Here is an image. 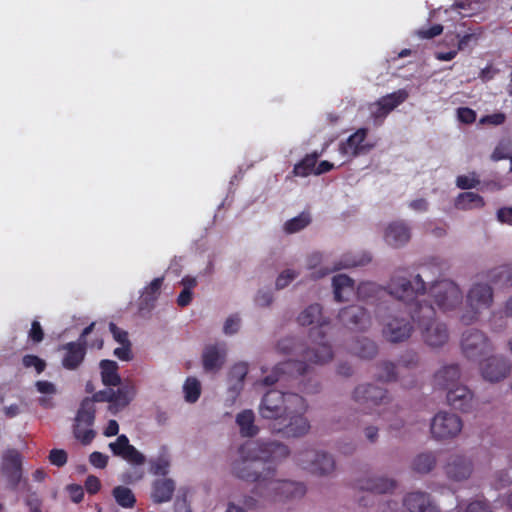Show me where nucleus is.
Returning <instances> with one entry per match:
<instances>
[{"label": "nucleus", "mask_w": 512, "mask_h": 512, "mask_svg": "<svg viewBox=\"0 0 512 512\" xmlns=\"http://www.w3.org/2000/svg\"><path fill=\"white\" fill-rule=\"evenodd\" d=\"M306 410L307 403L301 395L275 389L265 393L259 406L261 417L272 420L270 430L287 438L308 433L310 424L304 416Z\"/></svg>", "instance_id": "1"}, {"label": "nucleus", "mask_w": 512, "mask_h": 512, "mask_svg": "<svg viewBox=\"0 0 512 512\" xmlns=\"http://www.w3.org/2000/svg\"><path fill=\"white\" fill-rule=\"evenodd\" d=\"M447 269L446 261L433 259L429 264L422 267V274L415 275L413 281L403 276L394 275L386 288L373 282H363L357 287L356 294L360 300L366 302H372L383 294H389L399 300L406 308L409 302L426 294L427 282L424 278L429 280L430 274L440 276Z\"/></svg>", "instance_id": "2"}, {"label": "nucleus", "mask_w": 512, "mask_h": 512, "mask_svg": "<svg viewBox=\"0 0 512 512\" xmlns=\"http://www.w3.org/2000/svg\"><path fill=\"white\" fill-rule=\"evenodd\" d=\"M240 459L232 464V474L243 481L255 483L253 492L260 494L265 482L271 478L273 467L268 466L262 472L253 466L255 461L275 462L286 458L289 449L276 441H249L239 448Z\"/></svg>", "instance_id": "3"}, {"label": "nucleus", "mask_w": 512, "mask_h": 512, "mask_svg": "<svg viewBox=\"0 0 512 512\" xmlns=\"http://www.w3.org/2000/svg\"><path fill=\"white\" fill-rule=\"evenodd\" d=\"M297 322L301 326H312L309 338L314 345L307 348L302 357L314 364H324L330 361L333 358V351L325 340L330 320L323 316L321 305L317 303L309 305L298 315Z\"/></svg>", "instance_id": "4"}, {"label": "nucleus", "mask_w": 512, "mask_h": 512, "mask_svg": "<svg viewBox=\"0 0 512 512\" xmlns=\"http://www.w3.org/2000/svg\"><path fill=\"white\" fill-rule=\"evenodd\" d=\"M353 400L369 410L366 413L377 412L388 422L389 429L399 430L404 426L402 418L398 416L399 409L389 398L387 390L372 384L359 385L353 392Z\"/></svg>", "instance_id": "5"}, {"label": "nucleus", "mask_w": 512, "mask_h": 512, "mask_svg": "<svg viewBox=\"0 0 512 512\" xmlns=\"http://www.w3.org/2000/svg\"><path fill=\"white\" fill-rule=\"evenodd\" d=\"M405 312L421 329L422 338L428 346L438 348L447 343L448 329L445 324L435 320L436 311L431 303L417 297L407 304Z\"/></svg>", "instance_id": "6"}, {"label": "nucleus", "mask_w": 512, "mask_h": 512, "mask_svg": "<svg viewBox=\"0 0 512 512\" xmlns=\"http://www.w3.org/2000/svg\"><path fill=\"white\" fill-rule=\"evenodd\" d=\"M271 472V478L265 482L260 497L271 502H286L301 499L305 495L304 483L277 479L274 467Z\"/></svg>", "instance_id": "7"}, {"label": "nucleus", "mask_w": 512, "mask_h": 512, "mask_svg": "<svg viewBox=\"0 0 512 512\" xmlns=\"http://www.w3.org/2000/svg\"><path fill=\"white\" fill-rule=\"evenodd\" d=\"M428 297L439 310L446 312L456 309L462 304L463 293L459 286L448 279L431 281Z\"/></svg>", "instance_id": "8"}, {"label": "nucleus", "mask_w": 512, "mask_h": 512, "mask_svg": "<svg viewBox=\"0 0 512 512\" xmlns=\"http://www.w3.org/2000/svg\"><path fill=\"white\" fill-rule=\"evenodd\" d=\"M96 406L92 404L91 399H83L75 416L73 425L74 437L83 445H89L96 436V432L91 428L95 422Z\"/></svg>", "instance_id": "9"}, {"label": "nucleus", "mask_w": 512, "mask_h": 512, "mask_svg": "<svg viewBox=\"0 0 512 512\" xmlns=\"http://www.w3.org/2000/svg\"><path fill=\"white\" fill-rule=\"evenodd\" d=\"M297 462L303 469L316 475H329L335 469V461L325 452L306 450L297 455Z\"/></svg>", "instance_id": "10"}, {"label": "nucleus", "mask_w": 512, "mask_h": 512, "mask_svg": "<svg viewBox=\"0 0 512 512\" xmlns=\"http://www.w3.org/2000/svg\"><path fill=\"white\" fill-rule=\"evenodd\" d=\"M307 361L308 360H305L304 358L303 360L289 359L277 364L272 373L263 378L262 384L264 386H272L276 382L284 379L286 375L292 379L304 377L310 373V366L307 364Z\"/></svg>", "instance_id": "11"}, {"label": "nucleus", "mask_w": 512, "mask_h": 512, "mask_svg": "<svg viewBox=\"0 0 512 512\" xmlns=\"http://www.w3.org/2000/svg\"><path fill=\"white\" fill-rule=\"evenodd\" d=\"M461 418L453 413L439 412L431 422V433L435 439L445 440L456 437L462 430Z\"/></svg>", "instance_id": "12"}, {"label": "nucleus", "mask_w": 512, "mask_h": 512, "mask_svg": "<svg viewBox=\"0 0 512 512\" xmlns=\"http://www.w3.org/2000/svg\"><path fill=\"white\" fill-rule=\"evenodd\" d=\"M461 348L465 357L471 360H477L492 350L485 334L476 329H469L463 333Z\"/></svg>", "instance_id": "13"}, {"label": "nucleus", "mask_w": 512, "mask_h": 512, "mask_svg": "<svg viewBox=\"0 0 512 512\" xmlns=\"http://www.w3.org/2000/svg\"><path fill=\"white\" fill-rule=\"evenodd\" d=\"M408 97L409 94L405 89H399L381 97L375 103L371 104L369 109L374 123L377 125L382 124L387 115L405 102Z\"/></svg>", "instance_id": "14"}, {"label": "nucleus", "mask_w": 512, "mask_h": 512, "mask_svg": "<svg viewBox=\"0 0 512 512\" xmlns=\"http://www.w3.org/2000/svg\"><path fill=\"white\" fill-rule=\"evenodd\" d=\"M493 301V291L488 284L476 283L468 292L467 303L472 309L470 316L463 315L462 321L466 324L474 321L480 309L488 308Z\"/></svg>", "instance_id": "15"}, {"label": "nucleus", "mask_w": 512, "mask_h": 512, "mask_svg": "<svg viewBox=\"0 0 512 512\" xmlns=\"http://www.w3.org/2000/svg\"><path fill=\"white\" fill-rule=\"evenodd\" d=\"M480 371L486 381L496 383L502 381L509 375L511 364L503 356H491L481 363Z\"/></svg>", "instance_id": "16"}, {"label": "nucleus", "mask_w": 512, "mask_h": 512, "mask_svg": "<svg viewBox=\"0 0 512 512\" xmlns=\"http://www.w3.org/2000/svg\"><path fill=\"white\" fill-rule=\"evenodd\" d=\"M340 322L349 329L364 331L371 325V317L365 308L357 305L344 307L338 314Z\"/></svg>", "instance_id": "17"}, {"label": "nucleus", "mask_w": 512, "mask_h": 512, "mask_svg": "<svg viewBox=\"0 0 512 512\" xmlns=\"http://www.w3.org/2000/svg\"><path fill=\"white\" fill-rule=\"evenodd\" d=\"M1 472L15 489L22 478V456L17 450H8L2 456Z\"/></svg>", "instance_id": "18"}, {"label": "nucleus", "mask_w": 512, "mask_h": 512, "mask_svg": "<svg viewBox=\"0 0 512 512\" xmlns=\"http://www.w3.org/2000/svg\"><path fill=\"white\" fill-rule=\"evenodd\" d=\"M109 449L114 456L121 457L125 461L141 466L146 462V457L130 444L125 434L119 435L116 441L109 443Z\"/></svg>", "instance_id": "19"}, {"label": "nucleus", "mask_w": 512, "mask_h": 512, "mask_svg": "<svg viewBox=\"0 0 512 512\" xmlns=\"http://www.w3.org/2000/svg\"><path fill=\"white\" fill-rule=\"evenodd\" d=\"M446 476L453 481H463L470 477L473 471L472 461L463 455H452L444 467Z\"/></svg>", "instance_id": "20"}, {"label": "nucleus", "mask_w": 512, "mask_h": 512, "mask_svg": "<svg viewBox=\"0 0 512 512\" xmlns=\"http://www.w3.org/2000/svg\"><path fill=\"white\" fill-rule=\"evenodd\" d=\"M447 402L452 408L464 413L472 411L475 406L473 393L463 385L447 389Z\"/></svg>", "instance_id": "21"}, {"label": "nucleus", "mask_w": 512, "mask_h": 512, "mask_svg": "<svg viewBox=\"0 0 512 512\" xmlns=\"http://www.w3.org/2000/svg\"><path fill=\"white\" fill-rule=\"evenodd\" d=\"M413 327L405 318L391 317L383 329L384 337L392 343H399L407 340L412 333Z\"/></svg>", "instance_id": "22"}, {"label": "nucleus", "mask_w": 512, "mask_h": 512, "mask_svg": "<svg viewBox=\"0 0 512 512\" xmlns=\"http://www.w3.org/2000/svg\"><path fill=\"white\" fill-rule=\"evenodd\" d=\"M367 133L368 129L366 128L358 129L345 142L340 144V152L353 157L369 152L373 145L365 142Z\"/></svg>", "instance_id": "23"}, {"label": "nucleus", "mask_w": 512, "mask_h": 512, "mask_svg": "<svg viewBox=\"0 0 512 512\" xmlns=\"http://www.w3.org/2000/svg\"><path fill=\"white\" fill-rule=\"evenodd\" d=\"M65 354L62 359V366L67 370L77 369L84 361L87 343L75 341L69 342L62 346Z\"/></svg>", "instance_id": "24"}, {"label": "nucleus", "mask_w": 512, "mask_h": 512, "mask_svg": "<svg viewBox=\"0 0 512 512\" xmlns=\"http://www.w3.org/2000/svg\"><path fill=\"white\" fill-rule=\"evenodd\" d=\"M384 238L388 245L401 247L411 238L410 228L404 221H394L386 228Z\"/></svg>", "instance_id": "25"}, {"label": "nucleus", "mask_w": 512, "mask_h": 512, "mask_svg": "<svg viewBox=\"0 0 512 512\" xmlns=\"http://www.w3.org/2000/svg\"><path fill=\"white\" fill-rule=\"evenodd\" d=\"M403 505L408 512H437L430 495L425 492H411L403 499Z\"/></svg>", "instance_id": "26"}, {"label": "nucleus", "mask_w": 512, "mask_h": 512, "mask_svg": "<svg viewBox=\"0 0 512 512\" xmlns=\"http://www.w3.org/2000/svg\"><path fill=\"white\" fill-rule=\"evenodd\" d=\"M226 355L224 344H213L205 347L202 354L203 367L206 371L221 368Z\"/></svg>", "instance_id": "27"}, {"label": "nucleus", "mask_w": 512, "mask_h": 512, "mask_svg": "<svg viewBox=\"0 0 512 512\" xmlns=\"http://www.w3.org/2000/svg\"><path fill=\"white\" fill-rule=\"evenodd\" d=\"M358 486L361 490L370 493L384 494L394 490L396 482L393 479L385 477H369L360 480Z\"/></svg>", "instance_id": "28"}, {"label": "nucleus", "mask_w": 512, "mask_h": 512, "mask_svg": "<svg viewBox=\"0 0 512 512\" xmlns=\"http://www.w3.org/2000/svg\"><path fill=\"white\" fill-rule=\"evenodd\" d=\"M135 391L130 385H119L117 390L113 389V396L110 400L108 410L115 414L124 409L133 400Z\"/></svg>", "instance_id": "29"}, {"label": "nucleus", "mask_w": 512, "mask_h": 512, "mask_svg": "<svg viewBox=\"0 0 512 512\" xmlns=\"http://www.w3.org/2000/svg\"><path fill=\"white\" fill-rule=\"evenodd\" d=\"M334 297L338 302L348 301L355 293L354 281L344 274L335 275L332 279Z\"/></svg>", "instance_id": "30"}, {"label": "nucleus", "mask_w": 512, "mask_h": 512, "mask_svg": "<svg viewBox=\"0 0 512 512\" xmlns=\"http://www.w3.org/2000/svg\"><path fill=\"white\" fill-rule=\"evenodd\" d=\"M459 378L460 368L457 364L444 366L434 376L436 385L444 390L457 386Z\"/></svg>", "instance_id": "31"}, {"label": "nucleus", "mask_w": 512, "mask_h": 512, "mask_svg": "<svg viewBox=\"0 0 512 512\" xmlns=\"http://www.w3.org/2000/svg\"><path fill=\"white\" fill-rule=\"evenodd\" d=\"M175 490V483L172 479H157L153 482L151 497L156 503L168 502L171 500Z\"/></svg>", "instance_id": "32"}, {"label": "nucleus", "mask_w": 512, "mask_h": 512, "mask_svg": "<svg viewBox=\"0 0 512 512\" xmlns=\"http://www.w3.org/2000/svg\"><path fill=\"white\" fill-rule=\"evenodd\" d=\"M101 370V381L106 387L121 385V377L118 373V364L113 360L104 359L99 364Z\"/></svg>", "instance_id": "33"}, {"label": "nucleus", "mask_w": 512, "mask_h": 512, "mask_svg": "<svg viewBox=\"0 0 512 512\" xmlns=\"http://www.w3.org/2000/svg\"><path fill=\"white\" fill-rule=\"evenodd\" d=\"M454 205L459 210H472L483 208L485 201L483 197L477 193L462 192L456 197Z\"/></svg>", "instance_id": "34"}, {"label": "nucleus", "mask_w": 512, "mask_h": 512, "mask_svg": "<svg viewBox=\"0 0 512 512\" xmlns=\"http://www.w3.org/2000/svg\"><path fill=\"white\" fill-rule=\"evenodd\" d=\"M255 415L250 409L243 410L236 417V423L240 433L244 437H253L258 433V427L254 424Z\"/></svg>", "instance_id": "35"}, {"label": "nucleus", "mask_w": 512, "mask_h": 512, "mask_svg": "<svg viewBox=\"0 0 512 512\" xmlns=\"http://www.w3.org/2000/svg\"><path fill=\"white\" fill-rule=\"evenodd\" d=\"M437 463V457L433 452H423L418 454L413 462L412 469L420 474H427L431 472Z\"/></svg>", "instance_id": "36"}, {"label": "nucleus", "mask_w": 512, "mask_h": 512, "mask_svg": "<svg viewBox=\"0 0 512 512\" xmlns=\"http://www.w3.org/2000/svg\"><path fill=\"white\" fill-rule=\"evenodd\" d=\"M320 157V153L317 151L307 154L301 161L296 163L293 168V174L299 177H307L314 174L315 167Z\"/></svg>", "instance_id": "37"}, {"label": "nucleus", "mask_w": 512, "mask_h": 512, "mask_svg": "<svg viewBox=\"0 0 512 512\" xmlns=\"http://www.w3.org/2000/svg\"><path fill=\"white\" fill-rule=\"evenodd\" d=\"M112 495L116 501V503L125 508L130 509L133 508L136 503V498L132 490L126 486H116L112 490Z\"/></svg>", "instance_id": "38"}, {"label": "nucleus", "mask_w": 512, "mask_h": 512, "mask_svg": "<svg viewBox=\"0 0 512 512\" xmlns=\"http://www.w3.org/2000/svg\"><path fill=\"white\" fill-rule=\"evenodd\" d=\"M352 350L360 358L371 359L377 354L378 348L374 341L362 338L355 342Z\"/></svg>", "instance_id": "39"}, {"label": "nucleus", "mask_w": 512, "mask_h": 512, "mask_svg": "<svg viewBox=\"0 0 512 512\" xmlns=\"http://www.w3.org/2000/svg\"><path fill=\"white\" fill-rule=\"evenodd\" d=\"M311 223V216L309 212H302L298 216L289 219L284 224V231L287 234H293L301 231Z\"/></svg>", "instance_id": "40"}, {"label": "nucleus", "mask_w": 512, "mask_h": 512, "mask_svg": "<svg viewBox=\"0 0 512 512\" xmlns=\"http://www.w3.org/2000/svg\"><path fill=\"white\" fill-rule=\"evenodd\" d=\"M371 261V257L367 254H363L361 256H355L350 254H345L340 262L334 267V269H346L357 266H364Z\"/></svg>", "instance_id": "41"}, {"label": "nucleus", "mask_w": 512, "mask_h": 512, "mask_svg": "<svg viewBox=\"0 0 512 512\" xmlns=\"http://www.w3.org/2000/svg\"><path fill=\"white\" fill-rule=\"evenodd\" d=\"M169 467L170 459L166 452H162L156 459L150 461V472L156 476H166Z\"/></svg>", "instance_id": "42"}, {"label": "nucleus", "mask_w": 512, "mask_h": 512, "mask_svg": "<svg viewBox=\"0 0 512 512\" xmlns=\"http://www.w3.org/2000/svg\"><path fill=\"white\" fill-rule=\"evenodd\" d=\"M185 400L189 403H195L201 395L200 382L194 377H188L183 386Z\"/></svg>", "instance_id": "43"}, {"label": "nucleus", "mask_w": 512, "mask_h": 512, "mask_svg": "<svg viewBox=\"0 0 512 512\" xmlns=\"http://www.w3.org/2000/svg\"><path fill=\"white\" fill-rule=\"evenodd\" d=\"M258 500L253 496L245 495L239 501V504H235L234 502H230L228 504L226 512H246L247 510L256 509Z\"/></svg>", "instance_id": "44"}, {"label": "nucleus", "mask_w": 512, "mask_h": 512, "mask_svg": "<svg viewBox=\"0 0 512 512\" xmlns=\"http://www.w3.org/2000/svg\"><path fill=\"white\" fill-rule=\"evenodd\" d=\"M377 379L383 382H391L397 380L396 366L392 362H382L379 365Z\"/></svg>", "instance_id": "45"}, {"label": "nucleus", "mask_w": 512, "mask_h": 512, "mask_svg": "<svg viewBox=\"0 0 512 512\" xmlns=\"http://www.w3.org/2000/svg\"><path fill=\"white\" fill-rule=\"evenodd\" d=\"M480 184V180L476 173L473 172L471 175H460L456 179V185L462 190H468L477 187Z\"/></svg>", "instance_id": "46"}, {"label": "nucleus", "mask_w": 512, "mask_h": 512, "mask_svg": "<svg viewBox=\"0 0 512 512\" xmlns=\"http://www.w3.org/2000/svg\"><path fill=\"white\" fill-rule=\"evenodd\" d=\"M163 283L162 277H157L151 281V283L145 288L144 298L146 301H154L157 299L160 289Z\"/></svg>", "instance_id": "47"}, {"label": "nucleus", "mask_w": 512, "mask_h": 512, "mask_svg": "<svg viewBox=\"0 0 512 512\" xmlns=\"http://www.w3.org/2000/svg\"><path fill=\"white\" fill-rule=\"evenodd\" d=\"M22 363L26 368L34 367L38 374L42 373L46 367V363L43 359L32 354L24 355L22 358Z\"/></svg>", "instance_id": "48"}, {"label": "nucleus", "mask_w": 512, "mask_h": 512, "mask_svg": "<svg viewBox=\"0 0 512 512\" xmlns=\"http://www.w3.org/2000/svg\"><path fill=\"white\" fill-rule=\"evenodd\" d=\"M298 276V273L292 269H286L282 271L278 277L276 278V288L277 289H284L287 287L296 277Z\"/></svg>", "instance_id": "49"}, {"label": "nucleus", "mask_w": 512, "mask_h": 512, "mask_svg": "<svg viewBox=\"0 0 512 512\" xmlns=\"http://www.w3.org/2000/svg\"><path fill=\"white\" fill-rule=\"evenodd\" d=\"M48 459L52 465L62 467L67 463L68 455L63 449H52L49 452Z\"/></svg>", "instance_id": "50"}, {"label": "nucleus", "mask_w": 512, "mask_h": 512, "mask_svg": "<svg viewBox=\"0 0 512 512\" xmlns=\"http://www.w3.org/2000/svg\"><path fill=\"white\" fill-rule=\"evenodd\" d=\"M476 112L469 107H460L457 109V118L461 123L472 124L476 121Z\"/></svg>", "instance_id": "51"}, {"label": "nucleus", "mask_w": 512, "mask_h": 512, "mask_svg": "<svg viewBox=\"0 0 512 512\" xmlns=\"http://www.w3.org/2000/svg\"><path fill=\"white\" fill-rule=\"evenodd\" d=\"M401 366L407 369L414 368L419 363L418 354L414 351H406L399 359Z\"/></svg>", "instance_id": "52"}, {"label": "nucleus", "mask_w": 512, "mask_h": 512, "mask_svg": "<svg viewBox=\"0 0 512 512\" xmlns=\"http://www.w3.org/2000/svg\"><path fill=\"white\" fill-rule=\"evenodd\" d=\"M248 373V366L246 363H237L235 364L229 373L231 379L237 380V382L242 383L244 378Z\"/></svg>", "instance_id": "53"}, {"label": "nucleus", "mask_w": 512, "mask_h": 512, "mask_svg": "<svg viewBox=\"0 0 512 512\" xmlns=\"http://www.w3.org/2000/svg\"><path fill=\"white\" fill-rule=\"evenodd\" d=\"M24 500L30 512H41V499L36 492L28 491Z\"/></svg>", "instance_id": "54"}, {"label": "nucleus", "mask_w": 512, "mask_h": 512, "mask_svg": "<svg viewBox=\"0 0 512 512\" xmlns=\"http://www.w3.org/2000/svg\"><path fill=\"white\" fill-rule=\"evenodd\" d=\"M109 330L113 336V338L119 343V344H129L131 343L128 338V333L125 330H122L119 328L115 323L111 322L109 324Z\"/></svg>", "instance_id": "55"}, {"label": "nucleus", "mask_w": 512, "mask_h": 512, "mask_svg": "<svg viewBox=\"0 0 512 512\" xmlns=\"http://www.w3.org/2000/svg\"><path fill=\"white\" fill-rule=\"evenodd\" d=\"M443 32L441 24H435L429 28H422L417 31V35L422 39H432Z\"/></svg>", "instance_id": "56"}, {"label": "nucleus", "mask_w": 512, "mask_h": 512, "mask_svg": "<svg viewBox=\"0 0 512 512\" xmlns=\"http://www.w3.org/2000/svg\"><path fill=\"white\" fill-rule=\"evenodd\" d=\"M108 460L109 458L107 455L98 451L92 452L89 456V462L91 465L98 469H104L108 464Z\"/></svg>", "instance_id": "57"}, {"label": "nucleus", "mask_w": 512, "mask_h": 512, "mask_svg": "<svg viewBox=\"0 0 512 512\" xmlns=\"http://www.w3.org/2000/svg\"><path fill=\"white\" fill-rule=\"evenodd\" d=\"M113 396V389L108 387L107 389L100 390L95 392L92 397H85V399H91L92 404L95 405L96 402H108L110 404V400Z\"/></svg>", "instance_id": "58"}, {"label": "nucleus", "mask_w": 512, "mask_h": 512, "mask_svg": "<svg viewBox=\"0 0 512 512\" xmlns=\"http://www.w3.org/2000/svg\"><path fill=\"white\" fill-rule=\"evenodd\" d=\"M506 120V116L502 112L493 113L490 115H485L480 119V124H489V125H502Z\"/></svg>", "instance_id": "59"}, {"label": "nucleus", "mask_w": 512, "mask_h": 512, "mask_svg": "<svg viewBox=\"0 0 512 512\" xmlns=\"http://www.w3.org/2000/svg\"><path fill=\"white\" fill-rule=\"evenodd\" d=\"M29 338L35 343H39L44 339V331L39 321L34 320L32 322L31 329L29 331Z\"/></svg>", "instance_id": "60"}, {"label": "nucleus", "mask_w": 512, "mask_h": 512, "mask_svg": "<svg viewBox=\"0 0 512 512\" xmlns=\"http://www.w3.org/2000/svg\"><path fill=\"white\" fill-rule=\"evenodd\" d=\"M113 354L121 361H130L133 358L131 343L115 348Z\"/></svg>", "instance_id": "61"}, {"label": "nucleus", "mask_w": 512, "mask_h": 512, "mask_svg": "<svg viewBox=\"0 0 512 512\" xmlns=\"http://www.w3.org/2000/svg\"><path fill=\"white\" fill-rule=\"evenodd\" d=\"M239 326L240 318L238 316L232 315L227 318L223 329L225 334H234L238 331Z\"/></svg>", "instance_id": "62"}, {"label": "nucleus", "mask_w": 512, "mask_h": 512, "mask_svg": "<svg viewBox=\"0 0 512 512\" xmlns=\"http://www.w3.org/2000/svg\"><path fill=\"white\" fill-rule=\"evenodd\" d=\"M67 491L73 502L79 503L83 499L84 490L82 486L77 484H70L67 486Z\"/></svg>", "instance_id": "63"}, {"label": "nucleus", "mask_w": 512, "mask_h": 512, "mask_svg": "<svg viewBox=\"0 0 512 512\" xmlns=\"http://www.w3.org/2000/svg\"><path fill=\"white\" fill-rule=\"evenodd\" d=\"M497 219L503 224L512 226V207H502L498 209Z\"/></svg>", "instance_id": "64"}]
</instances>
